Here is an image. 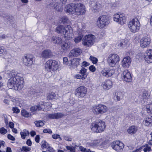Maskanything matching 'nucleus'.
Here are the masks:
<instances>
[{"mask_svg": "<svg viewBox=\"0 0 152 152\" xmlns=\"http://www.w3.org/2000/svg\"><path fill=\"white\" fill-rule=\"evenodd\" d=\"M106 126L104 121L99 120L93 122L90 126V128L93 132L101 133L105 130Z\"/></svg>", "mask_w": 152, "mask_h": 152, "instance_id": "obj_1", "label": "nucleus"}, {"mask_svg": "<svg viewBox=\"0 0 152 152\" xmlns=\"http://www.w3.org/2000/svg\"><path fill=\"white\" fill-rule=\"evenodd\" d=\"M56 30L57 32L62 34L64 37L67 39L73 36L72 28L69 25L65 26H59L57 27Z\"/></svg>", "mask_w": 152, "mask_h": 152, "instance_id": "obj_2", "label": "nucleus"}, {"mask_svg": "<svg viewBox=\"0 0 152 152\" xmlns=\"http://www.w3.org/2000/svg\"><path fill=\"white\" fill-rule=\"evenodd\" d=\"M140 24L137 18H134L129 21L128 24V28L130 31L134 33L137 32L139 30Z\"/></svg>", "mask_w": 152, "mask_h": 152, "instance_id": "obj_3", "label": "nucleus"}, {"mask_svg": "<svg viewBox=\"0 0 152 152\" xmlns=\"http://www.w3.org/2000/svg\"><path fill=\"white\" fill-rule=\"evenodd\" d=\"M59 67L58 62L54 60H48L45 64V70L48 72L56 71L58 69Z\"/></svg>", "mask_w": 152, "mask_h": 152, "instance_id": "obj_4", "label": "nucleus"}, {"mask_svg": "<svg viewBox=\"0 0 152 152\" xmlns=\"http://www.w3.org/2000/svg\"><path fill=\"white\" fill-rule=\"evenodd\" d=\"M95 37L92 34L85 36L82 40V43L86 47H91L95 43Z\"/></svg>", "mask_w": 152, "mask_h": 152, "instance_id": "obj_5", "label": "nucleus"}, {"mask_svg": "<svg viewBox=\"0 0 152 152\" xmlns=\"http://www.w3.org/2000/svg\"><path fill=\"white\" fill-rule=\"evenodd\" d=\"M119 61V57L116 54H110L107 59L108 64L110 66L112 67L118 66Z\"/></svg>", "mask_w": 152, "mask_h": 152, "instance_id": "obj_6", "label": "nucleus"}, {"mask_svg": "<svg viewBox=\"0 0 152 152\" xmlns=\"http://www.w3.org/2000/svg\"><path fill=\"white\" fill-rule=\"evenodd\" d=\"M110 146L113 149L118 152H122L124 148V145L119 140H116L111 142Z\"/></svg>", "mask_w": 152, "mask_h": 152, "instance_id": "obj_7", "label": "nucleus"}, {"mask_svg": "<svg viewBox=\"0 0 152 152\" xmlns=\"http://www.w3.org/2000/svg\"><path fill=\"white\" fill-rule=\"evenodd\" d=\"M24 81L23 78L18 76H16L15 78L11 77L8 81L7 85L8 86H14L18 85L21 86L24 84Z\"/></svg>", "mask_w": 152, "mask_h": 152, "instance_id": "obj_8", "label": "nucleus"}, {"mask_svg": "<svg viewBox=\"0 0 152 152\" xmlns=\"http://www.w3.org/2000/svg\"><path fill=\"white\" fill-rule=\"evenodd\" d=\"M113 20L115 22L122 26L125 24L127 21L126 17L123 14H115L113 16Z\"/></svg>", "mask_w": 152, "mask_h": 152, "instance_id": "obj_9", "label": "nucleus"}, {"mask_svg": "<svg viewBox=\"0 0 152 152\" xmlns=\"http://www.w3.org/2000/svg\"><path fill=\"white\" fill-rule=\"evenodd\" d=\"M108 17L103 15L99 17L97 20L96 24L99 28H103L105 27L108 23Z\"/></svg>", "mask_w": 152, "mask_h": 152, "instance_id": "obj_10", "label": "nucleus"}, {"mask_svg": "<svg viewBox=\"0 0 152 152\" xmlns=\"http://www.w3.org/2000/svg\"><path fill=\"white\" fill-rule=\"evenodd\" d=\"M33 57L30 54L25 55L22 58V61L26 66H31L33 64Z\"/></svg>", "mask_w": 152, "mask_h": 152, "instance_id": "obj_11", "label": "nucleus"}, {"mask_svg": "<svg viewBox=\"0 0 152 152\" xmlns=\"http://www.w3.org/2000/svg\"><path fill=\"white\" fill-rule=\"evenodd\" d=\"M75 13L77 15H81L85 14L86 10L85 6L82 4H75Z\"/></svg>", "mask_w": 152, "mask_h": 152, "instance_id": "obj_12", "label": "nucleus"}, {"mask_svg": "<svg viewBox=\"0 0 152 152\" xmlns=\"http://www.w3.org/2000/svg\"><path fill=\"white\" fill-rule=\"evenodd\" d=\"M86 88L84 86H80L75 90V95L78 97H83L86 95Z\"/></svg>", "mask_w": 152, "mask_h": 152, "instance_id": "obj_13", "label": "nucleus"}, {"mask_svg": "<svg viewBox=\"0 0 152 152\" xmlns=\"http://www.w3.org/2000/svg\"><path fill=\"white\" fill-rule=\"evenodd\" d=\"M40 57L43 59L51 58L53 56V53L50 49H45L42 51L40 54Z\"/></svg>", "mask_w": 152, "mask_h": 152, "instance_id": "obj_14", "label": "nucleus"}, {"mask_svg": "<svg viewBox=\"0 0 152 152\" xmlns=\"http://www.w3.org/2000/svg\"><path fill=\"white\" fill-rule=\"evenodd\" d=\"M151 42V39L147 37H144L140 40V47L142 48L148 47Z\"/></svg>", "mask_w": 152, "mask_h": 152, "instance_id": "obj_15", "label": "nucleus"}, {"mask_svg": "<svg viewBox=\"0 0 152 152\" xmlns=\"http://www.w3.org/2000/svg\"><path fill=\"white\" fill-rule=\"evenodd\" d=\"M144 58L146 62L148 63H152V50H146L144 54Z\"/></svg>", "mask_w": 152, "mask_h": 152, "instance_id": "obj_16", "label": "nucleus"}, {"mask_svg": "<svg viewBox=\"0 0 152 152\" xmlns=\"http://www.w3.org/2000/svg\"><path fill=\"white\" fill-rule=\"evenodd\" d=\"M102 142V139L94 140L87 144L88 146H91L94 148H97L99 149V145Z\"/></svg>", "mask_w": 152, "mask_h": 152, "instance_id": "obj_17", "label": "nucleus"}, {"mask_svg": "<svg viewBox=\"0 0 152 152\" xmlns=\"http://www.w3.org/2000/svg\"><path fill=\"white\" fill-rule=\"evenodd\" d=\"M123 80L126 82H129L132 80V77L130 72L127 70H124L122 74Z\"/></svg>", "mask_w": 152, "mask_h": 152, "instance_id": "obj_18", "label": "nucleus"}, {"mask_svg": "<svg viewBox=\"0 0 152 152\" xmlns=\"http://www.w3.org/2000/svg\"><path fill=\"white\" fill-rule=\"evenodd\" d=\"M75 4H69L65 8V11L69 14H73L75 13Z\"/></svg>", "mask_w": 152, "mask_h": 152, "instance_id": "obj_19", "label": "nucleus"}, {"mask_svg": "<svg viewBox=\"0 0 152 152\" xmlns=\"http://www.w3.org/2000/svg\"><path fill=\"white\" fill-rule=\"evenodd\" d=\"M82 50L79 48H74L69 53V56L71 57L77 56L82 53Z\"/></svg>", "mask_w": 152, "mask_h": 152, "instance_id": "obj_20", "label": "nucleus"}, {"mask_svg": "<svg viewBox=\"0 0 152 152\" xmlns=\"http://www.w3.org/2000/svg\"><path fill=\"white\" fill-rule=\"evenodd\" d=\"M131 62V59L130 57L126 56L123 59L122 61V65L125 68L129 67Z\"/></svg>", "mask_w": 152, "mask_h": 152, "instance_id": "obj_21", "label": "nucleus"}, {"mask_svg": "<svg viewBox=\"0 0 152 152\" xmlns=\"http://www.w3.org/2000/svg\"><path fill=\"white\" fill-rule=\"evenodd\" d=\"M113 70L103 69L101 72V73L103 76L107 77L112 76L114 72Z\"/></svg>", "mask_w": 152, "mask_h": 152, "instance_id": "obj_22", "label": "nucleus"}, {"mask_svg": "<svg viewBox=\"0 0 152 152\" xmlns=\"http://www.w3.org/2000/svg\"><path fill=\"white\" fill-rule=\"evenodd\" d=\"M144 125L146 126H152V116H149L145 118L143 122Z\"/></svg>", "mask_w": 152, "mask_h": 152, "instance_id": "obj_23", "label": "nucleus"}, {"mask_svg": "<svg viewBox=\"0 0 152 152\" xmlns=\"http://www.w3.org/2000/svg\"><path fill=\"white\" fill-rule=\"evenodd\" d=\"M80 59L79 58H74L71 61V68L74 69L77 67L79 64Z\"/></svg>", "mask_w": 152, "mask_h": 152, "instance_id": "obj_24", "label": "nucleus"}, {"mask_svg": "<svg viewBox=\"0 0 152 152\" xmlns=\"http://www.w3.org/2000/svg\"><path fill=\"white\" fill-rule=\"evenodd\" d=\"M51 42L54 44L58 45L61 44L62 40L61 38L54 36L51 38Z\"/></svg>", "mask_w": 152, "mask_h": 152, "instance_id": "obj_25", "label": "nucleus"}, {"mask_svg": "<svg viewBox=\"0 0 152 152\" xmlns=\"http://www.w3.org/2000/svg\"><path fill=\"white\" fill-rule=\"evenodd\" d=\"M138 130L137 127L134 125L130 126L127 129V132L128 134H135Z\"/></svg>", "mask_w": 152, "mask_h": 152, "instance_id": "obj_26", "label": "nucleus"}, {"mask_svg": "<svg viewBox=\"0 0 152 152\" xmlns=\"http://www.w3.org/2000/svg\"><path fill=\"white\" fill-rule=\"evenodd\" d=\"M63 116V114L60 113H55L48 115V117L50 119H56L61 118Z\"/></svg>", "mask_w": 152, "mask_h": 152, "instance_id": "obj_27", "label": "nucleus"}, {"mask_svg": "<svg viewBox=\"0 0 152 152\" xmlns=\"http://www.w3.org/2000/svg\"><path fill=\"white\" fill-rule=\"evenodd\" d=\"M102 142L99 145V149H102V148L106 149L108 148L110 145L108 144V142L107 141L104 140L103 138H101Z\"/></svg>", "mask_w": 152, "mask_h": 152, "instance_id": "obj_28", "label": "nucleus"}, {"mask_svg": "<svg viewBox=\"0 0 152 152\" xmlns=\"http://www.w3.org/2000/svg\"><path fill=\"white\" fill-rule=\"evenodd\" d=\"M99 104L95 105L93 107L92 111L96 115L101 114Z\"/></svg>", "mask_w": 152, "mask_h": 152, "instance_id": "obj_29", "label": "nucleus"}, {"mask_svg": "<svg viewBox=\"0 0 152 152\" xmlns=\"http://www.w3.org/2000/svg\"><path fill=\"white\" fill-rule=\"evenodd\" d=\"M124 97V94L121 92H117L115 93V95L114 97V99L118 101H120Z\"/></svg>", "mask_w": 152, "mask_h": 152, "instance_id": "obj_30", "label": "nucleus"}, {"mask_svg": "<svg viewBox=\"0 0 152 152\" xmlns=\"http://www.w3.org/2000/svg\"><path fill=\"white\" fill-rule=\"evenodd\" d=\"M141 150H142L144 152H149L151 151V148L148 144L143 145L139 148Z\"/></svg>", "mask_w": 152, "mask_h": 152, "instance_id": "obj_31", "label": "nucleus"}, {"mask_svg": "<svg viewBox=\"0 0 152 152\" xmlns=\"http://www.w3.org/2000/svg\"><path fill=\"white\" fill-rule=\"evenodd\" d=\"M99 105L101 114L104 113L107 111L108 108L106 106L102 104H99Z\"/></svg>", "mask_w": 152, "mask_h": 152, "instance_id": "obj_32", "label": "nucleus"}, {"mask_svg": "<svg viewBox=\"0 0 152 152\" xmlns=\"http://www.w3.org/2000/svg\"><path fill=\"white\" fill-rule=\"evenodd\" d=\"M53 7L58 12L61 11L62 10L61 4L58 3H55Z\"/></svg>", "mask_w": 152, "mask_h": 152, "instance_id": "obj_33", "label": "nucleus"}, {"mask_svg": "<svg viewBox=\"0 0 152 152\" xmlns=\"http://www.w3.org/2000/svg\"><path fill=\"white\" fill-rule=\"evenodd\" d=\"M21 114L22 116L25 118H28L31 116V114L25 109L21 110Z\"/></svg>", "mask_w": 152, "mask_h": 152, "instance_id": "obj_34", "label": "nucleus"}, {"mask_svg": "<svg viewBox=\"0 0 152 152\" xmlns=\"http://www.w3.org/2000/svg\"><path fill=\"white\" fill-rule=\"evenodd\" d=\"M70 44L69 43L65 42L61 46L62 49L64 51H65L69 48Z\"/></svg>", "mask_w": 152, "mask_h": 152, "instance_id": "obj_35", "label": "nucleus"}, {"mask_svg": "<svg viewBox=\"0 0 152 152\" xmlns=\"http://www.w3.org/2000/svg\"><path fill=\"white\" fill-rule=\"evenodd\" d=\"M20 134L21 136V138L23 139H25L26 138V137L29 135V132L26 130H23L22 131L20 132Z\"/></svg>", "mask_w": 152, "mask_h": 152, "instance_id": "obj_36", "label": "nucleus"}, {"mask_svg": "<svg viewBox=\"0 0 152 152\" xmlns=\"http://www.w3.org/2000/svg\"><path fill=\"white\" fill-rule=\"evenodd\" d=\"M47 97L48 100H52L55 99L56 95L54 92H50L48 94Z\"/></svg>", "mask_w": 152, "mask_h": 152, "instance_id": "obj_37", "label": "nucleus"}, {"mask_svg": "<svg viewBox=\"0 0 152 152\" xmlns=\"http://www.w3.org/2000/svg\"><path fill=\"white\" fill-rule=\"evenodd\" d=\"M91 6L95 11L97 10L99 8V4H97L94 2H92Z\"/></svg>", "mask_w": 152, "mask_h": 152, "instance_id": "obj_38", "label": "nucleus"}, {"mask_svg": "<svg viewBox=\"0 0 152 152\" xmlns=\"http://www.w3.org/2000/svg\"><path fill=\"white\" fill-rule=\"evenodd\" d=\"M45 123L44 121H37L34 122L36 126L37 127L43 126Z\"/></svg>", "mask_w": 152, "mask_h": 152, "instance_id": "obj_39", "label": "nucleus"}, {"mask_svg": "<svg viewBox=\"0 0 152 152\" xmlns=\"http://www.w3.org/2000/svg\"><path fill=\"white\" fill-rule=\"evenodd\" d=\"M146 111L148 113H152V103L147 105L146 106Z\"/></svg>", "mask_w": 152, "mask_h": 152, "instance_id": "obj_40", "label": "nucleus"}, {"mask_svg": "<svg viewBox=\"0 0 152 152\" xmlns=\"http://www.w3.org/2000/svg\"><path fill=\"white\" fill-rule=\"evenodd\" d=\"M52 104L50 102H44V111H46L48 110L51 107Z\"/></svg>", "mask_w": 152, "mask_h": 152, "instance_id": "obj_41", "label": "nucleus"}, {"mask_svg": "<svg viewBox=\"0 0 152 152\" xmlns=\"http://www.w3.org/2000/svg\"><path fill=\"white\" fill-rule=\"evenodd\" d=\"M79 150L81 152H95L88 149H86L82 146L79 147Z\"/></svg>", "mask_w": 152, "mask_h": 152, "instance_id": "obj_42", "label": "nucleus"}, {"mask_svg": "<svg viewBox=\"0 0 152 152\" xmlns=\"http://www.w3.org/2000/svg\"><path fill=\"white\" fill-rule=\"evenodd\" d=\"M83 36L81 35H80L77 37H75L74 39V41L76 43H77L80 42L83 38Z\"/></svg>", "mask_w": 152, "mask_h": 152, "instance_id": "obj_43", "label": "nucleus"}, {"mask_svg": "<svg viewBox=\"0 0 152 152\" xmlns=\"http://www.w3.org/2000/svg\"><path fill=\"white\" fill-rule=\"evenodd\" d=\"M150 95L149 93H148L147 91H145L143 92L142 96L143 99H147L149 97Z\"/></svg>", "mask_w": 152, "mask_h": 152, "instance_id": "obj_44", "label": "nucleus"}, {"mask_svg": "<svg viewBox=\"0 0 152 152\" xmlns=\"http://www.w3.org/2000/svg\"><path fill=\"white\" fill-rule=\"evenodd\" d=\"M87 69L85 68H82L80 70L79 73L82 75L83 77H86V73Z\"/></svg>", "mask_w": 152, "mask_h": 152, "instance_id": "obj_45", "label": "nucleus"}, {"mask_svg": "<svg viewBox=\"0 0 152 152\" xmlns=\"http://www.w3.org/2000/svg\"><path fill=\"white\" fill-rule=\"evenodd\" d=\"M8 75L11 77L15 78V77L17 75H16V72L14 70H12L11 71L8 72L7 73Z\"/></svg>", "mask_w": 152, "mask_h": 152, "instance_id": "obj_46", "label": "nucleus"}, {"mask_svg": "<svg viewBox=\"0 0 152 152\" xmlns=\"http://www.w3.org/2000/svg\"><path fill=\"white\" fill-rule=\"evenodd\" d=\"M41 108L39 106L34 105L32 106L30 108V110L31 111L34 112L39 110V109H40Z\"/></svg>", "mask_w": 152, "mask_h": 152, "instance_id": "obj_47", "label": "nucleus"}, {"mask_svg": "<svg viewBox=\"0 0 152 152\" xmlns=\"http://www.w3.org/2000/svg\"><path fill=\"white\" fill-rule=\"evenodd\" d=\"M89 59L94 64H96L98 61L97 59L93 56H90Z\"/></svg>", "mask_w": 152, "mask_h": 152, "instance_id": "obj_48", "label": "nucleus"}, {"mask_svg": "<svg viewBox=\"0 0 152 152\" xmlns=\"http://www.w3.org/2000/svg\"><path fill=\"white\" fill-rule=\"evenodd\" d=\"M37 106H39L41 108L40 109H39V110H43L44 111V102H39V103L37 104Z\"/></svg>", "mask_w": 152, "mask_h": 152, "instance_id": "obj_49", "label": "nucleus"}, {"mask_svg": "<svg viewBox=\"0 0 152 152\" xmlns=\"http://www.w3.org/2000/svg\"><path fill=\"white\" fill-rule=\"evenodd\" d=\"M52 137L54 139L57 140L58 139L59 140H61L60 135L58 134H54L52 135Z\"/></svg>", "mask_w": 152, "mask_h": 152, "instance_id": "obj_50", "label": "nucleus"}, {"mask_svg": "<svg viewBox=\"0 0 152 152\" xmlns=\"http://www.w3.org/2000/svg\"><path fill=\"white\" fill-rule=\"evenodd\" d=\"M7 53V51L4 49V48L0 46V54H5Z\"/></svg>", "mask_w": 152, "mask_h": 152, "instance_id": "obj_51", "label": "nucleus"}, {"mask_svg": "<svg viewBox=\"0 0 152 152\" xmlns=\"http://www.w3.org/2000/svg\"><path fill=\"white\" fill-rule=\"evenodd\" d=\"M66 148L68 150L70 151V152H75V148L73 147L66 146Z\"/></svg>", "mask_w": 152, "mask_h": 152, "instance_id": "obj_52", "label": "nucleus"}, {"mask_svg": "<svg viewBox=\"0 0 152 152\" xmlns=\"http://www.w3.org/2000/svg\"><path fill=\"white\" fill-rule=\"evenodd\" d=\"M60 20L63 23H65L68 21V19L66 17L63 16L61 18Z\"/></svg>", "mask_w": 152, "mask_h": 152, "instance_id": "obj_53", "label": "nucleus"}, {"mask_svg": "<svg viewBox=\"0 0 152 152\" xmlns=\"http://www.w3.org/2000/svg\"><path fill=\"white\" fill-rule=\"evenodd\" d=\"M63 64L64 65H68L69 61H68V58L66 57H65L63 58Z\"/></svg>", "mask_w": 152, "mask_h": 152, "instance_id": "obj_54", "label": "nucleus"}, {"mask_svg": "<svg viewBox=\"0 0 152 152\" xmlns=\"http://www.w3.org/2000/svg\"><path fill=\"white\" fill-rule=\"evenodd\" d=\"M7 131L6 129H5L4 127L1 128L0 130V133L2 134H4L7 133Z\"/></svg>", "mask_w": 152, "mask_h": 152, "instance_id": "obj_55", "label": "nucleus"}, {"mask_svg": "<svg viewBox=\"0 0 152 152\" xmlns=\"http://www.w3.org/2000/svg\"><path fill=\"white\" fill-rule=\"evenodd\" d=\"M22 149L23 151L26 152L29 151L31 149L28 146H23Z\"/></svg>", "mask_w": 152, "mask_h": 152, "instance_id": "obj_56", "label": "nucleus"}, {"mask_svg": "<svg viewBox=\"0 0 152 152\" xmlns=\"http://www.w3.org/2000/svg\"><path fill=\"white\" fill-rule=\"evenodd\" d=\"M12 87H10V89L11 88L15 90H19L20 89L21 86H10Z\"/></svg>", "mask_w": 152, "mask_h": 152, "instance_id": "obj_57", "label": "nucleus"}, {"mask_svg": "<svg viewBox=\"0 0 152 152\" xmlns=\"http://www.w3.org/2000/svg\"><path fill=\"white\" fill-rule=\"evenodd\" d=\"M75 76L77 79H84L86 78V77H83L82 75H76Z\"/></svg>", "mask_w": 152, "mask_h": 152, "instance_id": "obj_58", "label": "nucleus"}, {"mask_svg": "<svg viewBox=\"0 0 152 152\" xmlns=\"http://www.w3.org/2000/svg\"><path fill=\"white\" fill-rule=\"evenodd\" d=\"M43 132L45 133H48L49 134H51L53 133L52 130L49 129H45L43 130Z\"/></svg>", "mask_w": 152, "mask_h": 152, "instance_id": "obj_59", "label": "nucleus"}, {"mask_svg": "<svg viewBox=\"0 0 152 152\" xmlns=\"http://www.w3.org/2000/svg\"><path fill=\"white\" fill-rule=\"evenodd\" d=\"M12 110L14 113H19L20 111L19 109L17 107H13Z\"/></svg>", "mask_w": 152, "mask_h": 152, "instance_id": "obj_60", "label": "nucleus"}, {"mask_svg": "<svg viewBox=\"0 0 152 152\" xmlns=\"http://www.w3.org/2000/svg\"><path fill=\"white\" fill-rule=\"evenodd\" d=\"M42 147L43 148H46L48 147V143L45 141H42Z\"/></svg>", "mask_w": 152, "mask_h": 152, "instance_id": "obj_61", "label": "nucleus"}, {"mask_svg": "<svg viewBox=\"0 0 152 152\" xmlns=\"http://www.w3.org/2000/svg\"><path fill=\"white\" fill-rule=\"evenodd\" d=\"M64 139L68 141H71L72 140V138L68 136H65L64 137Z\"/></svg>", "mask_w": 152, "mask_h": 152, "instance_id": "obj_62", "label": "nucleus"}, {"mask_svg": "<svg viewBox=\"0 0 152 152\" xmlns=\"http://www.w3.org/2000/svg\"><path fill=\"white\" fill-rule=\"evenodd\" d=\"M89 70L92 72H94L96 70V68L93 65H91L89 66Z\"/></svg>", "mask_w": 152, "mask_h": 152, "instance_id": "obj_63", "label": "nucleus"}, {"mask_svg": "<svg viewBox=\"0 0 152 152\" xmlns=\"http://www.w3.org/2000/svg\"><path fill=\"white\" fill-rule=\"evenodd\" d=\"M89 65V63L86 61H83L82 64V67H86Z\"/></svg>", "mask_w": 152, "mask_h": 152, "instance_id": "obj_64", "label": "nucleus"}]
</instances>
